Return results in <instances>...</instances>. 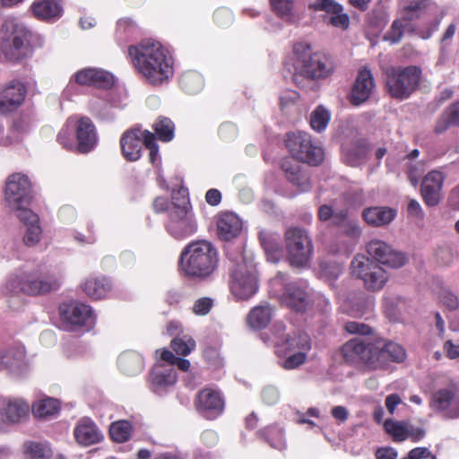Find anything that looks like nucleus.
I'll return each mask as SVG.
<instances>
[{
    "instance_id": "9d476101",
    "label": "nucleus",
    "mask_w": 459,
    "mask_h": 459,
    "mask_svg": "<svg viewBox=\"0 0 459 459\" xmlns=\"http://www.w3.org/2000/svg\"><path fill=\"white\" fill-rule=\"evenodd\" d=\"M284 245L290 265L306 266L313 255L314 246L307 231L299 227H290L284 232Z\"/></svg>"
},
{
    "instance_id": "f3484780",
    "label": "nucleus",
    "mask_w": 459,
    "mask_h": 459,
    "mask_svg": "<svg viewBox=\"0 0 459 459\" xmlns=\"http://www.w3.org/2000/svg\"><path fill=\"white\" fill-rule=\"evenodd\" d=\"M368 254L376 261L391 268H400L405 264L406 256L392 248L380 239H372L367 244Z\"/></svg>"
},
{
    "instance_id": "8fccbe9b",
    "label": "nucleus",
    "mask_w": 459,
    "mask_h": 459,
    "mask_svg": "<svg viewBox=\"0 0 459 459\" xmlns=\"http://www.w3.org/2000/svg\"><path fill=\"white\" fill-rule=\"evenodd\" d=\"M132 425L127 420L113 422L109 428L111 438L118 443H123L130 438Z\"/></svg>"
},
{
    "instance_id": "a878e982",
    "label": "nucleus",
    "mask_w": 459,
    "mask_h": 459,
    "mask_svg": "<svg viewBox=\"0 0 459 459\" xmlns=\"http://www.w3.org/2000/svg\"><path fill=\"white\" fill-rule=\"evenodd\" d=\"M444 179V175L437 170L429 172L423 178L420 192L427 205L436 206L439 204Z\"/></svg>"
},
{
    "instance_id": "338daca9",
    "label": "nucleus",
    "mask_w": 459,
    "mask_h": 459,
    "mask_svg": "<svg viewBox=\"0 0 459 459\" xmlns=\"http://www.w3.org/2000/svg\"><path fill=\"white\" fill-rule=\"evenodd\" d=\"M137 28L134 21L131 18H121L117 22V30L122 33L132 34Z\"/></svg>"
},
{
    "instance_id": "1a4fd4ad",
    "label": "nucleus",
    "mask_w": 459,
    "mask_h": 459,
    "mask_svg": "<svg viewBox=\"0 0 459 459\" xmlns=\"http://www.w3.org/2000/svg\"><path fill=\"white\" fill-rule=\"evenodd\" d=\"M284 143L291 157L310 166L320 165L325 159V152L316 144L312 136L306 132H290L285 134Z\"/></svg>"
},
{
    "instance_id": "a18cd8bd",
    "label": "nucleus",
    "mask_w": 459,
    "mask_h": 459,
    "mask_svg": "<svg viewBox=\"0 0 459 459\" xmlns=\"http://www.w3.org/2000/svg\"><path fill=\"white\" fill-rule=\"evenodd\" d=\"M23 449L30 459H49L52 456L51 448L44 443L28 441L24 443Z\"/></svg>"
},
{
    "instance_id": "c03bdc74",
    "label": "nucleus",
    "mask_w": 459,
    "mask_h": 459,
    "mask_svg": "<svg viewBox=\"0 0 459 459\" xmlns=\"http://www.w3.org/2000/svg\"><path fill=\"white\" fill-rule=\"evenodd\" d=\"M384 429L394 442H403L408 438V423L405 421L387 419L384 422Z\"/></svg>"
},
{
    "instance_id": "4c0bfd02",
    "label": "nucleus",
    "mask_w": 459,
    "mask_h": 459,
    "mask_svg": "<svg viewBox=\"0 0 459 459\" xmlns=\"http://www.w3.org/2000/svg\"><path fill=\"white\" fill-rule=\"evenodd\" d=\"M451 126H459V100L452 103L440 115L436 122L434 132L437 134H443Z\"/></svg>"
},
{
    "instance_id": "0e129e2a",
    "label": "nucleus",
    "mask_w": 459,
    "mask_h": 459,
    "mask_svg": "<svg viewBox=\"0 0 459 459\" xmlns=\"http://www.w3.org/2000/svg\"><path fill=\"white\" fill-rule=\"evenodd\" d=\"M212 307V299L210 298H201L197 299L193 306V312L195 315L204 316L208 314Z\"/></svg>"
},
{
    "instance_id": "c756f323",
    "label": "nucleus",
    "mask_w": 459,
    "mask_h": 459,
    "mask_svg": "<svg viewBox=\"0 0 459 459\" xmlns=\"http://www.w3.org/2000/svg\"><path fill=\"white\" fill-rule=\"evenodd\" d=\"M76 441L84 446L100 442L102 438L96 424L90 418L81 419L74 430Z\"/></svg>"
},
{
    "instance_id": "603ef678",
    "label": "nucleus",
    "mask_w": 459,
    "mask_h": 459,
    "mask_svg": "<svg viewBox=\"0 0 459 459\" xmlns=\"http://www.w3.org/2000/svg\"><path fill=\"white\" fill-rule=\"evenodd\" d=\"M143 145L149 150V160L154 165L158 166L160 163L159 155V146L155 141V135L149 130L143 131Z\"/></svg>"
},
{
    "instance_id": "cd10ccee",
    "label": "nucleus",
    "mask_w": 459,
    "mask_h": 459,
    "mask_svg": "<svg viewBox=\"0 0 459 459\" xmlns=\"http://www.w3.org/2000/svg\"><path fill=\"white\" fill-rule=\"evenodd\" d=\"M177 379L178 375L175 369L165 365H155L148 376L150 389L155 393L172 386Z\"/></svg>"
},
{
    "instance_id": "aec40b11",
    "label": "nucleus",
    "mask_w": 459,
    "mask_h": 459,
    "mask_svg": "<svg viewBox=\"0 0 459 459\" xmlns=\"http://www.w3.org/2000/svg\"><path fill=\"white\" fill-rule=\"evenodd\" d=\"M27 94L25 85L20 81H11L0 91V114L16 111L23 103Z\"/></svg>"
},
{
    "instance_id": "3c124183",
    "label": "nucleus",
    "mask_w": 459,
    "mask_h": 459,
    "mask_svg": "<svg viewBox=\"0 0 459 459\" xmlns=\"http://www.w3.org/2000/svg\"><path fill=\"white\" fill-rule=\"evenodd\" d=\"M273 11L275 14L288 22H295L292 13L293 0H270Z\"/></svg>"
},
{
    "instance_id": "9b49d317",
    "label": "nucleus",
    "mask_w": 459,
    "mask_h": 459,
    "mask_svg": "<svg viewBox=\"0 0 459 459\" xmlns=\"http://www.w3.org/2000/svg\"><path fill=\"white\" fill-rule=\"evenodd\" d=\"M351 273L364 282L368 290L378 291L388 281V274L379 264L364 255H356L351 264Z\"/></svg>"
},
{
    "instance_id": "e433bc0d",
    "label": "nucleus",
    "mask_w": 459,
    "mask_h": 459,
    "mask_svg": "<svg viewBox=\"0 0 459 459\" xmlns=\"http://www.w3.org/2000/svg\"><path fill=\"white\" fill-rule=\"evenodd\" d=\"M283 302L291 309L301 312L307 306V294L296 283H290L286 287L282 297Z\"/></svg>"
},
{
    "instance_id": "7c9ffc66",
    "label": "nucleus",
    "mask_w": 459,
    "mask_h": 459,
    "mask_svg": "<svg viewBox=\"0 0 459 459\" xmlns=\"http://www.w3.org/2000/svg\"><path fill=\"white\" fill-rule=\"evenodd\" d=\"M25 359V349L20 344L0 352V370L10 372L21 369Z\"/></svg>"
},
{
    "instance_id": "2f4dec72",
    "label": "nucleus",
    "mask_w": 459,
    "mask_h": 459,
    "mask_svg": "<svg viewBox=\"0 0 459 459\" xmlns=\"http://www.w3.org/2000/svg\"><path fill=\"white\" fill-rule=\"evenodd\" d=\"M33 15L39 20L57 19L63 13L62 0H39L30 7Z\"/></svg>"
},
{
    "instance_id": "4d7b16f0",
    "label": "nucleus",
    "mask_w": 459,
    "mask_h": 459,
    "mask_svg": "<svg viewBox=\"0 0 459 459\" xmlns=\"http://www.w3.org/2000/svg\"><path fill=\"white\" fill-rule=\"evenodd\" d=\"M344 330L350 334H359L368 336L373 333V329L364 323L349 321L344 325Z\"/></svg>"
},
{
    "instance_id": "680f3d73",
    "label": "nucleus",
    "mask_w": 459,
    "mask_h": 459,
    "mask_svg": "<svg viewBox=\"0 0 459 459\" xmlns=\"http://www.w3.org/2000/svg\"><path fill=\"white\" fill-rule=\"evenodd\" d=\"M261 244L268 255H271L274 259H278L281 255V247L273 237L261 238Z\"/></svg>"
},
{
    "instance_id": "37998d69",
    "label": "nucleus",
    "mask_w": 459,
    "mask_h": 459,
    "mask_svg": "<svg viewBox=\"0 0 459 459\" xmlns=\"http://www.w3.org/2000/svg\"><path fill=\"white\" fill-rule=\"evenodd\" d=\"M203 83L202 76L196 72L187 71L179 77L181 89L189 94L198 92L202 89Z\"/></svg>"
},
{
    "instance_id": "6e6552de",
    "label": "nucleus",
    "mask_w": 459,
    "mask_h": 459,
    "mask_svg": "<svg viewBox=\"0 0 459 459\" xmlns=\"http://www.w3.org/2000/svg\"><path fill=\"white\" fill-rule=\"evenodd\" d=\"M59 287L60 281L55 274L40 269L22 272L12 276L6 282V289L11 293H23L28 296L45 295Z\"/></svg>"
},
{
    "instance_id": "4be33fe9",
    "label": "nucleus",
    "mask_w": 459,
    "mask_h": 459,
    "mask_svg": "<svg viewBox=\"0 0 459 459\" xmlns=\"http://www.w3.org/2000/svg\"><path fill=\"white\" fill-rule=\"evenodd\" d=\"M375 87L371 71L368 67L359 70L349 95L350 103L355 107L362 105L370 98Z\"/></svg>"
},
{
    "instance_id": "ddd939ff",
    "label": "nucleus",
    "mask_w": 459,
    "mask_h": 459,
    "mask_svg": "<svg viewBox=\"0 0 459 459\" xmlns=\"http://www.w3.org/2000/svg\"><path fill=\"white\" fill-rule=\"evenodd\" d=\"M274 352L279 358H283L298 351H309L312 348L311 339L305 333H295L292 335L284 333V326L275 325Z\"/></svg>"
},
{
    "instance_id": "864d4df0",
    "label": "nucleus",
    "mask_w": 459,
    "mask_h": 459,
    "mask_svg": "<svg viewBox=\"0 0 459 459\" xmlns=\"http://www.w3.org/2000/svg\"><path fill=\"white\" fill-rule=\"evenodd\" d=\"M170 347L177 354L187 356L195 348V342L191 337H176L171 341Z\"/></svg>"
},
{
    "instance_id": "f03ea898",
    "label": "nucleus",
    "mask_w": 459,
    "mask_h": 459,
    "mask_svg": "<svg viewBox=\"0 0 459 459\" xmlns=\"http://www.w3.org/2000/svg\"><path fill=\"white\" fill-rule=\"evenodd\" d=\"M128 55L136 71L153 86L169 82L174 74V60L160 42L148 39L128 48Z\"/></svg>"
},
{
    "instance_id": "6e6d98bb",
    "label": "nucleus",
    "mask_w": 459,
    "mask_h": 459,
    "mask_svg": "<svg viewBox=\"0 0 459 459\" xmlns=\"http://www.w3.org/2000/svg\"><path fill=\"white\" fill-rule=\"evenodd\" d=\"M308 351H298L289 354L284 357L285 360L282 363V368L288 370L294 369L303 365L307 360Z\"/></svg>"
},
{
    "instance_id": "39448f33",
    "label": "nucleus",
    "mask_w": 459,
    "mask_h": 459,
    "mask_svg": "<svg viewBox=\"0 0 459 459\" xmlns=\"http://www.w3.org/2000/svg\"><path fill=\"white\" fill-rule=\"evenodd\" d=\"M165 229L176 239L186 238L196 232L197 221L187 189L180 188L172 192V207Z\"/></svg>"
},
{
    "instance_id": "a211bd4d",
    "label": "nucleus",
    "mask_w": 459,
    "mask_h": 459,
    "mask_svg": "<svg viewBox=\"0 0 459 459\" xmlns=\"http://www.w3.org/2000/svg\"><path fill=\"white\" fill-rule=\"evenodd\" d=\"M58 310L62 322L70 327L84 326L93 320L91 307L81 302H64L60 304Z\"/></svg>"
},
{
    "instance_id": "72a5a7b5",
    "label": "nucleus",
    "mask_w": 459,
    "mask_h": 459,
    "mask_svg": "<svg viewBox=\"0 0 459 459\" xmlns=\"http://www.w3.org/2000/svg\"><path fill=\"white\" fill-rule=\"evenodd\" d=\"M83 292L91 299H101L111 290L109 280L104 276L89 277L82 284Z\"/></svg>"
},
{
    "instance_id": "e2e57ef3",
    "label": "nucleus",
    "mask_w": 459,
    "mask_h": 459,
    "mask_svg": "<svg viewBox=\"0 0 459 459\" xmlns=\"http://www.w3.org/2000/svg\"><path fill=\"white\" fill-rule=\"evenodd\" d=\"M438 298L439 302L449 310H455L459 306L457 297L447 290H442Z\"/></svg>"
},
{
    "instance_id": "4468645a",
    "label": "nucleus",
    "mask_w": 459,
    "mask_h": 459,
    "mask_svg": "<svg viewBox=\"0 0 459 459\" xmlns=\"http://www.w3.org/2000/svg\"><path fill=\"white\" fill-rule=\"evenodd\" d=\"M74 131L77 153L88 154L96 149L99 144V134L96 126L89 117H74Z\"/></svg>"
},
{
    "instance_id": "5fc2aeb1",
    "label": "nucleus",
    "mask_w": 459,
    "mask_h": 459,
    "mask_svg": "<svg viewBox=\"0 0 459 459\" xmlns=\"http://www.w3.org/2000/svg\"><path fill=\"white\" fill-rule=\"evenodd\" d=\"M404 32V26L400 20H394L390 29L384 35L383 39L391 44H397L401 41Z\"/></svg>"
},
{
    "instance_id": "0eeeda50",
    "label": "nucleus",
    "mask_w": 459,
    "mask_h": 459,
    "mask_svg": "<svg viewBox=\"0 0 459 459\" xmlns=\"http://www.w3.org/2000/svg\"><path fill=\"white\" fill-rule=\"evenodd\" d=\"M386 92L391 98L404 100L415 92L422 80V70L417 65L388 66L384 70Z\"/></svg>"
},
{
    "instance_id": "2eb2a0df",
    "label": "nucleus",
    "mask_w": 459,
    "mask_h": 459,
    "mask_svg": "<svg viewBox=\"0 0 459 459\" xmlns=\"http://www.w3.org/2000/svg\"><path fill=\"white\" fill-rule=\"evenodd\" d=\"M5 199L13 207L27 205L31 200L30 183L25 175L13 173L8 177L5 184Z\"/></svg>"
},
{
    "instance_id": "412c9836",
    "label": "nucleus",
    "mask_w": 459,
    "mask_h": 459,
    "mask_svg": "<svg viewBox=\"0 0 459 459\" xmlns=\"http://www.w3.org/2000/svg\"><path fill=\"white\" fill-rule=\"evenodd\" d=\"M73 82L80 86L110 89L114 84V79L107 71L89 67L77 71L70 79L69 83Z\"/></svg>"
},
{
    "instance_id": "f257e3e1",
    "label": "nucleus",
    "mask_w": 459,
    "mask_h": 459,
    "mask_svg": "<svg viewBox=\"0 0 459 459\" xmlns=\"http://www.w3.org/2000/svg\"><path fill=\"white\" fill-rule=\"evenodd\" d=\"M341 355L348 365L368 371L387 370L390 363H403L407 358L403 345L383 338H352L342 344Z\"/></svg>"
},
{
    "instance_id": "09e8293b",
    "label": "nucleus",
    "mask_w": 459,
    "mask_h": 459,
    "mask_svg": "<svg viewBox=\"0 0 459 459\" xmlns=\"http://www.w3.org/2000/svg\"><path fill=\"white\" fill-rule=\"evenodd\" d=\"M330 119V112L320 105L316 107L310 115V126L313 130L320 133L326 128Z\"/></svg>"
},
{
    "instance_id": "f704fd0d",
    "label": "nucleus",
    "mask_w": 459,
    "mask_h": 459,
    "mask_svg": "<svg viewBox=\"0 0 459 459\" xmlns=\"http://www.w3.org/2000/svg\"><path fill=\"white\" fill-rule=\"evenodd\" d=\"M1 406L2 415L12 423L19 422L29 415L30 405L21 399H4Z\"/></svg>"
},
{
    "instance_id": "13d9d810",
    "label": "nucleus",
    "mask_w": 459,
    "mask_h": 459,
    "mask_svg": "<svg viewBox=\"0 0 459 459\" xmlns=\"http://www.w3.org/2000/svg\"><path fill=\"white\" fill-rule=\"evenodd\" d=\"M213 21L219 27L227 28L233 22V14L228 8L220 7L213 13Z\"/></svg>"
},
{
    "instance_id": "7ed1b4c3",
    "label": "nucleus",
    "mask_w": 459,
    "mask_h": 459,
    "mask_svg": "<svg viewBox=\"0 0 459 459\" xmlns=\"http://www.w3.org/2000/svg\"><path fill=\"white\" fill-rule=\"evenodd\" d=\"M294 84L306 90L310 82L329 79L335 72L334 58L324 51H314L312 46L306 42H297L293 45Z\"/></svg>"
},
{
    "instance_id": "052dcab7",
    "label": "nucleus",
    "mask_w": 459,
    "mask_h": 459,
    "mask_svg": "<svg viewBox=\"0 0 459 459\" xmlns=\"http://www.w3.org/2000/svg\"><path fill=\"white\" fill-rule=\"evenodd\" d=\"M13 208L17 210V217L25 226L39 223L38 214L33 212L30 209L25 208L24 205Z\"/></svg>"
},
{
    "instance_id": "6ab92c4d",
    "label": "nucleus",
    "mask_w": 459,
    "mask_h": 459,
    "mask_svg": "<svg viewBox=\"0 0 459 459\" xmlns=\"http://www.w3.org/2000/svg\"><path fill=\"white\" fill-rule=\"evenodd\" d=\"M195 405L204 418L211 420L222 413L224 400L219 392L211 388H204L198 392Z\"/></svg>"
},
{
    "instance_id": "49530a36",
    "label": "nucleus",
    "mask_w": 459,
    "mask_h": 459,
    "mask_svg": "<svg viewBox=\"0 0 459 459\" xmlns=\"http://www.w3.org/2000/svg\"><path fill=\"white\" fill-rule=\"evenodd\" d=\"M317 217L321 221L333 220V224L341 225L348 217V210L342 209L334 212L333 207L328 204H322L318 208Z\"/></svg>"
},
{
    "instance_id": "de8ad7c7",
    "label": "nucleus",
    "mask_w": 459,
    "mask_h": 459,
    "mask_svg": "<svg viewBox=\"0 0 459 459\" xmlns=\"http://www.w3.org/2000/svg\"><path fill=\"white\" fill-rule=\"evenodd\" d=\"M72 123L74 124V117H70L67 120L65 126H63L58 132L56 135V141L65 150L76 152V139L74 131L69 127V125Z\"/></svg>"
},
{
    "instance_id": "ea45409f",
    "label": "nucleus",
    "mask_w": 459,
    "mask_h": 459,
    "mask_svg": "<svg viewBox=\"0 0 459 459\" xmlns=\"http://www.w3.org/2000/svg\"><path fill=\"white\" fill-rule=\"evenodd\" d=\"M272 319V309L268 306L254 307L248 314L247 323L254 329L265 328Z\"/></svg>"
},
{
    "instance_id": "423d86ee",
    "label": "nucleus",
    "mask_w": 459,
    "mask_h": 459,
    "mask_svg": "<svg viewBox=\"0 0 459 459\" xmlns=\"http://www.w3.org/2000/svg\"><path fill=\"white\" fill-rule=\"evenodd\" d=\"M1 33V51L7 61L18 63L31 56L34 36L22 22L14 18L6 19L2 24Z\"/></svg>"
},
{
    "instance_id": "a19ab883",
    "label": "nucleus",
    "mask_w": 459,
    "mask_h": 459,
    "mask_svg": "<svg viewBox=\"0 0 459 459\" xmlns=\"http://www.w3.org/2000/svg\"><path fill=\"white\" fill-rule=\"evenodd\" d=\"M257 436L275 449L281 450L285 447L283 431L278 427L264 428L257 432Z\"/></svg>"
},
{
    "instance_id": "79ce46f5",
    "label": "nucleus",
    "mask_w": 459,
    "mask_h": 459,
    "mask_svg": "<svg viewBox=\"0 0 459 459\" xmlns=\"http://www.w3.org/2000/svg\"><path fill=\"white\" fill-rule=\"evenodd\" d=\"M32 413L36 418H48L59 410V402L54 398H46L32 404Z\"/></svg>"
},
{
    "instance_id": "20e7f679",
    "label": "nucleus",
    "mask_w": 459,
    "mask_h": 459,
    "mask_svg": "<svg viewBox=\"0 0 459 459\" xmlns=\"http://www.w3.org/2000/svg\"><path fill=\"white\" fill-rule=\"evenodd\" d=\"M219 256V250L212 242L206 239L193 240L181 252V271L189 279L207 280L217 271Z\"/></svg>"
},
{
    "instance_id": "393cba45",
    "label": "nucleus",
    "mask_w": 459,
    "mask_h": 459,
    "mask_svg": "<svg viewBox=\"0 0 459 459\" xmlns=\"http://www.w3.org/2000/svg\"><path fill=\"white\" fill-rule=\"evenodd\" d=\"M297 161L293 158H282L280 161V168L290 184L299 191L307 192L311 188L310 178Z\"/></svg>"
},
{
    "instance_id": "dca6fc26",
    "label": "nucleus",
    "mask_w": 459,
    "mask_h": 459,
    "mask_svg": "<svg viewBox=\"0 0 459 459\" xmlns=\"http://www.w3.org/2000/svg\"><path fill=\"white\" fill-rule=\"evenodd\" d=\"M429 407L445 418H459V392L455 387L438 389L431 395Z\"/></svg>"
},
{
    "instance_id": "c9c22d12",
    "label": "nucleus",
    "mask_w": 459,
    "mask_h": 459,
    "mask_svg": "<svg viewBox=\"0 0 459 459\" xmlns=\"http://www.w3.org/2000/svg\"><path fill=\"white\" fill-rule=\"evenodd\" d=\"M369 148L363 141H356L343 147L342 158L346 164L356 167L366 161Z\"/></svg>"
},
{
    "instance_id": "5701e85b",
    "label": "nucleus",
    "mask_w": 459,
    "mask_h": 459,
    "mask_svg": "<svg viewBox=\"0 0 459 459\" xmlns=\"http://www.w3.org/2000/svg\"><path fill=\"white\" fill-rule=\"evenodd\" d=\"M143 131L136 125L126 130L119 141L121 154L127 161L134 162L142 156V146L143 145Z\"/></svg>"
},
{
    "instance_id": "b1692460",
    "label": "nucleus",
    "mask_w": 459,
    "mask_h": 459,
    "mask_svg": "<svg viewBox=\"0 0 459 459\" xmlns=\"http://www.w3.org/2000/svg\"><path fill=\"white\" fill-rule=\"evenodd\" d=\"M308 9L315 12H325L330 15L327 23L334 28L346 30L350 27L349 15L343 13L342 5L334 0H316L309 4Z\"/></svg>"
},
{
    "instance_id": "774afa93",
    "label": "nucleus",
    "mask_w": 459,
    "mask_h": 459,
    "mask_svg": "<svg viewBox=\"0 0 459 459\" xmlns=\"http://www.w3.org/2000/svg\"><path fill=\"white\" fill-rule=\"evenodd\" d=\"M375 456L377 459H396L397 452L392 447H379L376 450Z\"/></svg>"
},
{
    "instance_id": "bb28decb",
    "label": "nucleus",
    "mask_w": 459,
    "mask_h": 459,
    "mask_svg": "<svg viewBox=\"0 0 459 459\" xmlns=\"http://www.w3.org/2000/svg\"><path fill=\"white\" fill-rule=\"evenodd\" d=\"M216 230L221 240L230 241L240 234L242 221L231 212H221L216 216Z\"/></svg>"
},
{
    "instance_id": "f8f14e48",
    "label": "nucleus",
    "mask_w": 459,
    "mask_h": 459,
    "mask_svg": "<svg viewBox=\"0 0 459 459\" xmlns=\"http://www.w3.org/2000/svg\"><path fill=\"white\" fill-rule=\"evenodd\" d=\"M230 289L235 298L242 300L250 299L258 290L256 275L243 257L230 273Z\"/></svg>"
},
{
    "instance_id": "bf43d9fd",
    "label": "nucleus",
    "mask_w": 459,
    "mask_h": 459,
    "mask_svg": "<svg viewBox=\"0 0 459 459\" xmlns=\"http://www.w3.org/2000/svg\"><path fill=\"white\" fill-rule=\"evenodd\" d=\"M41 232L39 223L26 226L24 243L29 247L35 246L40 239Z\"/></svg>"
},
{
    "instance_id": "473e14b6",
    "label": "nucleus",
    "mask_w": 459,
    "mask_h": 459,
    "mask_svg": "<svg viewBox=\"0 0 459 459\" xmlns=\"http://www.w3.org/2000/svg\"><path fill=\"white\" fill-rule=\"evenodd\" d=\"M117 364L123 374L133 377L140 374L144 368V360L141 354L134 351L122 352Z\"/></svg>"
},
{
    "instance_id": "58836bf2",
    "label": "nucleus",
    "mask_w": 459,
    "mask_h": 459,
    "mask_svg": "<svg viewBox=\"0 0 459 459\" xmlns=\"http://www.w3.org/2000/svg\"><path fill=\"white\" fill-rule=\"evenodd\" d=\"M155 139L160 142L169 143L175 136V125L173 121L166 117H159L152 125Z\"/></svg>"
},
{
    "instance_id": "c85d7f7f",
    "label": "nucleus",
    "mask_w": 459,
    "mask_h": 459,
    "mask_svg": "<svg viewBox=\"0 0 459 459\" xmlns=\"http://www.w3.org/2000/svg\"><path fill=\"white\" fill-rule=\"evenodd\" d=\"M396 215V209L389 206H371L365 208L362 212L363 220L372 227L389 225Z\"/></svg>"
},
{
    "instance_id": "69168bd1",
    "label": "nucleus",
    "mask_w": 459,
    "mask_h": 459,
    "mask_svg": "<svg viewBox=\"0 0 459 459\" xmlns=\"http://www.w3.org/2000/svg\"><path fill=\"white\" fill-rule=\"evenodd\" d=\"M172 207V201L170 202L167 197L158 196L152 202V209L156 213L169 214V210Z\"/></svg>"
}]
</instances>
